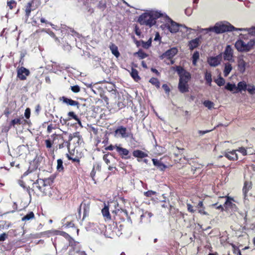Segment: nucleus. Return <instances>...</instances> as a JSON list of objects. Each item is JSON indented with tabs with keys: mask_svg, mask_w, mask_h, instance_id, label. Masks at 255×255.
<instances>
[{
	"mask_svg": "<svg viewBox=\"0 0 255 255\" xmlns=\"http://www.w3.org/2000/svg\"><path fill=\"white\" fill-rule=\"evenodd\" d=\"M53 183V180L49 178L36 179L32 186L33 195L37 197L48 196L52 199H57V197L54 194L57 190L52 187Z\"/></svg>",
	"mask_w": 255,
	"mask_h": 255,
	"instance_id": "1",
	"label": "nucleus"
},
{
	"mask_svg": "<svg viewBox=\"0 0 255 255\" xmlns=\"http://www.w3.org/2000/svg\"><path fill=\"white\" fill-rule=\"evenodd\" d=\"M175 69L179 77L178 85L179 91L181 93L188 92L189 91L188 82L191 78V74L180 66H176Z\"/></svg>",
	"mask_w": 255,
	"mask_h": 255,
	"instance_id": "2",
	"label": "nucleus"
},
{
	"mask_svg": "<svg viewBox=\"0 0 255 255\" xmlns=\"http://www.w3.org/2000/svg\"><path fill=\"white\" fill-rule=\"evenodd\" d=\"M162 14L157 11H150L145 12L140 15L138 21L141 25H145L151 27L156 23V19L160 17Z\"/></svg>",
	"mask_w": 255,
	"mask_h": 255,
	"instance_id": "3",
	"label": "nucleus"
},
{
	"mask_svg": "<svg viewBox=\"0 0 255 255\" xmlns=\"http://www.w3.org/2000/svg\"><path fill=\"white\" fill-rule=\"evenodd\" d=\"M211 31H214L215 33H222L225 32L233 31L234 30H240L242 31L244 30L243 28H236L234 26L231 25L230 23H228L227 24H216L213 27L210 28Z\"/></svg>",
	"mask_w": 255,
	"mask_h": 255,
	"instance_id": "4",
	"label": "nucleus"
},
{
	"mask_svg": "<svg viewBox=\"0 0 255 255\" xmlns=\"http://www.w3.org/2000/svg\"><path fill=\"white\" fill-rule=\"evenodd\" d=\"M73 139H75L76 140V143H75V147L79 146L83 142L82 137L79 132H74L73 134L70 133L68 135L67 141H63V143L59 145V148H64L66 147L69 150L71 145L70 141Z\"/></svg>",
	"mask_w": 255,
	"mask_h": 255,
	"instance_id": "5",
	"label": "nucleus"
},
{
	"mask_svg": "<svg viewBox=\"0 0 255 255\" xmlns=\"http://www.w3.org/2000/svg\"><path fill=\"white\" fill-rule=\"evenodd\" d=\"M255 45V40H250L248 43H246L241 39L238 40L235 44L237 50L239 52H248L253 48Z\"/></svg>",
	"mask_w": 255,
	"mask_h": 255,
	"instance_id": "6",
	"label": "nucleus"
},
{
	"mask_svg": "<svg viewBox=\"0 0 255 255\" xmlns=\"http://www.w3.org/2000/svg\"><path fill=\"white\" fill-rule=\"evenodd\" d=\"M220 198H225L226 200L224 204L225 207V211L230 212H235L238 210L237 206L233 203L235 200L233 197L229 196L225 197H220Z\"/></svg>",
	"mask_w": 255,
	"mask_h": 255,
	"instance_id": "7",
	"label": "nucleus"
},
{
	"mask_svg": "<svg viewBox=\"0 0 255 255\" xmlns=\"http://www.w3.org/2000/svg\"><path fill=\"white\" fill-rule=\"evenodd\" d=\"M91 204V202L90 199H84L81 203L78 208V211L79 215L80 216L81 214L82 208L83 209V216L82 220H84L87 217L89 216L90 211Z\"/></svg>",
	"mask_w": 255,
	"mask_h": 255,
	"instance_id": "8",
	"label": "nucleus"
},
{
	"mask_svg": "<svg viewBox=\"0 0 255 255\" xmlns=\"http://www.w3.org/2000/svg\"><path fill=\"white\" fill-rule=\"evenodd\" d=\"M69 134L67 132L63 131L62 134L53 133L51 135V138L53 139V141H55L56 140H58L56 145L57 148H59V145L62 143L64 141H67ZM55 143H56V142H55Z\"/></svg>",
	"mask_w": 255,
	"mask_h": 255,
	"instance_id": "9",
	"label": "nucleus"
},
{
	"mask_svg": "<svg viewBox=\"0 0 255 255\" xmlns=\"http://www.w3.org/2000/svg\"><path fill=\"white\" fill-rule=\"evenodd\" d=\"M42 234L45 235L50 234L53 235H60L68 240L69 245H72V243H74V240L68 234L64 231L54 230L44 232Z\"/></svg>",
	"mask_w": 255,
	"mask_h": 255,
	"instance_id": "10",
	"label": "nucleus"
},
{
	"mask_svg": "<svg viewBox=\"0 0 255 255\" xmlns=\"http://www.w3.org/2000/svg\"><path fill=\"white\" fill-rule=\"evenodd\" d=\"M71 248L69 251V255H87L84 251L81 250L79 243L74 240V243L69 245Z\"/></svg>",
	"mask_w": 255,
	"mask_h": 255,
	"instance_id": "11",
	"label": "nucleus"
},
{
	"mask_svg": "<svg viewBox=\"0 0 255 255\" xmlns=\"http://www.w3.org/2000/svg\"><path fill=\"white\" fill-rule=\"evenodd\" d=\"M177 52L178 49L175 47H173L163 53L160 57L161 59L165 58L170 59L171 64H173L174 61L172 60V58L177 53Z\"/></svg>",
	"mask_w": 255,
	"mask_h": 255,
	"instance_id": "12",
	"label": "nucleus"
},
{
	"mask_svg": "<svg viewBox=\"0 0 255 255\" xmlns=\"http://www.w3.org/2000/svg\"><path fill=\"white\" fill-rule=\"evenodd\" d=\"M16 72L17 78L21 81L26 80L27 77L30 74L29 70L23 66L18 67L16 69Z\"/></svg>",
	"mask_w": 255,
	"mask_h": 255,
	"instance_id": "13",
	"label": "nucleus"
},
{
	"mask_svg": "<svg viewBox=\"0 0 255 255\" xmlns=\"http://www.w3.org/2000/svg\"><path fill=\"white\" fill-rule=\"evenodd\" d=\"M115 149L122 158L128 159L130 158L129 151L127 148L122 147L120 145H116Z\"/></svg>",
	"mask_w": 255,
	"mask_h": 255,
	"instance_id": "14",
	"label": "nucleus"
},
{
	"mask_svg": "<svg viewBox=\"0 0 255 255\" xmlns=\"http://www.w3.org/2000/svg\"><path fill=\"white\" fill-rule=\"evenodd\" d=\"M165 27L167 28L171 33H176L178 31L179 27L181 26L180 24L175 22L170 18H169L168 22L165 24Z\"/></svg>",
	"mask_w": 255,
	"mask_h": 255,
	"instance_id": "15",
	"label": "nucleus"
},
{
	"mask_svg": "<svg viewBox=\"0 0 255 255\" xmlns=\"http://www.w3.org/2000/svg\"><path fill=\"white\" fill-rule=\"evenodd\" d=\"M116 135H120L123 138L128 137L132 135L131 133L127 132V129L123 126L119 127L115 131Z\"/></svg>",
	"mask_w": 255,
	"mask_h": 255,
	"instance_id": "16",
	"label": "nucleus"
},
{
	"mask_svg": "<svg viewBox=\"0 0 255 255\" xmlns=\"http://www.w3.org/2000/svg\"><path fill=\"white\" fill-rule=\"evenodd\" d=\"M222 56L219 55L215 57H210L208 58L207 62L211 66L216 67L220 64Z\"/></svg>",
	"mask_w": 255,
	"mask_h": 255,
	"instance_id": "17",
	"label": "nucleus"
},
{
	"mask_svg": "<svg viewBox=\"0 0 255 255\" xmlns=\"http://www.w3.org/2000/svg\"><path fill=\"white\" fill-rule=\"evenodd\" d=\"M199 169V167H194L191 165V164H186L183 167L184 172H186V170H190V172H187V173H186V175L190 177L194 176L196 171Z\"/></svg>",
	"mask_w": 255,
	"mask_h": 255,
	"instance_id": "18",
	"label": "nucleus"
},
{
	"mask_svg": "<svg viewBox=\"0 0 255 255\" xmlns=\"http://www.w3.org/2000/svg\"><path fill=\"white\" fill-rule=\"evenodd\" d=\"M60 101L66 104L67 105L71 106H76L77 108H79L80 103L76 101L73 100L71 99H69L65 96H63L59 98Z\"/></svg>",
	"mask_w": 255,
	"mask_h": 255,
	"instance_id": "19",
	"label": "nucleus"
},
{
	"mask_svg": "<svg viewBox=\"0 0 255 255\" xmlns=\"http://www.w3.org/2000/svg\"><path fill=\"white\" fill-rule=\"evenodd\" d=\"M253 187V183L251 181H245L244 183L242 191L244 197L246 199L248 197V192L252 189Z\"/></svg>",
	"mask_w": 255,
	"mask_h": 255,
	"instance_id": "20",
	"label": "nucleus"
},
{
	"mask_svg": "<svg viewBox=\"0 0 255 255\" xmlns=\"http://www.w3.org/2000/svg\"><path fill=\"white\" fill-rule=\"evenodd\" d=\"M201 37H198L189 41L188 46L191 50L197 48L201 43Z\"/></svg>",
	"mask_w": 255,
	"mask_h": 255,
	"instance_id": "21",
	"label": "nucleus"
},
{
	"mask_svg": "<svg viewBox=\"0 0 255 255\" xmlns=\"http://www.w3.org/2000/svg\"><path fill=\"white\" fill-rule=\"evenodd\" d=\"M233 50L231 46L229 45H227L226 47L225 50L224 52V59L225 60L230 61L233 58Z\"/></svg>",
	"mask_w": 255,
	"mask_h": 255,
	"instance_id": "22",
	"label": "nucleus"
},
{
	"mask_svg": "<svg viewBox=\"0 0 255 255\" xmlns=\"http://www.w3.org/2000/svg\"><path fill=\"white\" fill-rule=\"evenodd\" d=\"M237 151V150H233L231 151L225 152L224 155L230 160H237L238 159V156L236 153Z\"/></svg>",
	"mask_w": 255,
	"mask_h": 255,
	"instance_id": "23",
	"label": "nucleus"
},
{
	"mask_svg": "<svg viewBox=\"0 0 255 255\" xmlns=\"http://www.w3.org/2000/svg\"><path fill=\"white\" fill-rule=\"evenodd\" d=\"M68 118L66 119H63L64 124H66L67 122L71 120L72 119L75 120L77 122V123L81 126V122L80 119L78 117L77 115L75 114V113L73 112H69L68 114Z\"/></svg>",
	"mask_w": 255,
	"mask_h": 255,
	"instance_id": "24",
	"label": "nucleus"
},
{
	"mask_svg": "<svg viewBox=\"0 0 255 255\" xmlns=\"http://www.w3.org/2000/svg\"><path fill=\"white\" fill-rule=\"evenodd\" d=\"M101 212L106 221H109L111 220L109 206L107 205L105 203H104V207L102 209Z\"/></svg>",
	"mask_w": 255,
	"mask_h": 255,
	"instance_id": "25",
	"label": "nucleus"
},
{
	"mask_svg": "<svg viewBox=\"0 0 255 255\" xmlns=\"http://www.w3.org/2000/svg\"><path fill=\"white\" fill-rule=\"evenodd\" d=\"M23 122H25V120L23 119V117L15 118L10 122L8 128H10L12 127L15 128L16 125L19 126L22 124Z\"/></svg>",
	"mask_w": 255,
	"mask_h": 255,
	"instance_id": "26",
	"label": "nucleus"
},
{
	"mask_svg": "<svg viewBox=\"0 0 255 255\" xmlns=\"http://www.w3.org/2000/svg\"><path fill=\"white\" fill-rule=\"evenodd\" d=\"M196 207L198 209V213L200 214L208 215V213L205 211V207L204 206L203 201H199Z\"/></svg>",
	"mask_w": 255,
	"mask_h": 255,
	"instance_id": "27",
	"label": "nucleus"
},
{
	"mask_svg": "<svg viewBox=\"0 0 255 255\" xmlns=\"http://www.w3.org/2000/svg\"><path fill=\"white\" fill-rule=\"evenodd\" d=\"M152 160L154 165L161 171H163L166 168V166L160 160L154 158Z\"/></svg>",
	"mask_w": 255,
	"mask_h": 255,
	"instance_id": "28",
	"label": "nucleus"
},
{
	"mask_svg": "<svg viewBox=\"0 0 255 255\" xmlns=\"http://www.w3.org/2000/svg\"><path fill=\"white\" fill-rule=\"evenodd\" d=\"M132 154L134 157L140 158H143L147 156V154L146 153L139 149L134 150Z\"/></svg>",
	"mask_w": 255,
	"mask_h": 255,
	"instance_id": "29",
	"label": "nucleus"
},
{
	"mask_svg": "<svg viewBox=\"0 0 255 255\" xmlns=\"http://www.w3.org/2000/svg\"><path fill=\"white\" fill-rule=\"evenodd\" d=\"M130 76L135 82H138L140 79V77L138 75V71L133 68L131 69Z\"/></svg>",
	"mask_w": 255,
	"mask_h": 255,
	"instance_id": "30",
	"label": "nucleus"
},
{
	"mask_svg": "<svg viewBox=\"0 0 255 255\" xmlns=\"http://www.w3.org/2000/svg\"><path fill=\"white\" fill-rule=\"evenodd\" d=\"M33 4V0L28 2L25 6V16L26 17H29L30 15V13L31 12V7L32 4Z\"/></svg>",
	"mask_w": 255,
	"mask_h": 255,
	"instance_id": "31",
	"label": "nucleus"
},
{
	"mask_svg": "<svg viewBox=\"0 0 255 255\" xmlns=\"http://www.w3.org/2000/svg\"><path fill=\"white\" fill-rule=\"evenodd\" d=\"M247 88V85L245 81H241L238 83V86L236 87V90L238 91H236V93L238 92H241L242 91H246Z\"/></svg>",
	"mask_w": 255,
	"mask_h": 255,
	"instance_id": "32",
	"label": "nucleus"
},
{
	"mask_svg": "<svg viewBox=\"0 0 255 255\" xmlns=\"http://www.w3.org/2000/svg\"><path fill=\"white\" fill-rule=\"evenodd\" d=\"M109 48L113 55L117 58L119 57L120 55V52L118 51V47L114 43H111Z\"/></svg>",
	"mask_w": 255,
	"mask_h": 255,
	"instance_id": "33",
	"label": "nucleus"
},
{
	"mask_svg": "<svg viewBox=\"0 0 255 255\" xmlns=\"http://www.w3.org/2000/svg\"><path fill=\"white\" fill-rule=\"evenodd\" d=\"M246 63L244 59H241L238 61V68L240 71L243 73L246 70Z\"/></svg>",
	"mask_w": 255,
	"mask_h": 255,
	"instance_id": "34",
	"label": "nucleus"
},
{
	"mask_svg": "<svg viewBox=\"0 0 255 255\" xmlns=\"http://www.w3.org/2000/svg\"><path fill=\"white\" fill-rule=\"evenodd\" d=\"M35 218V215L33 212L31 211L27 213L26 215L24 216L21 218V221L23 222H27Z\"/></svg>",
	"mask_w": 255,
	"mask_h": 255,
	"instance_id": "35",
	"label": "nucleus"
},
{
	"mask_svg": "<svg viewBox=\"0 0 255 255\" xmlns=\"http://www.w3.org/2000/svg\"><path fill=\"white\" fill-rule=\"evenodd\" d=\"M232 70V65L229 63H227L225 65L224 70V75L225 77H227L231 70Z\"/></svg>",
	"mask_w": 255,
	"mask_h": 255,
	"instance_id": "36",
	"label": "nucleus"
},
{
	"mask_svg": "<svg viewBox=\"0 0 255 255\" xmlns=\"http://www.w3.org/2000/svg\"><path fill=\"white\" fill-rule=\"evenodd\" d=\"M97 7L102 11H104L107 7L106 0H101L99 1Z\"/></svg>",
	"mask_w": 255,
	"mask_h": 255,
	"instance_id": "37",
	"label": "nucleus"
},
{
	"mask_svg": "<svg viewBox=\"0 0 255 255\" xmlns=\"http://www.w3.org/2000/svg\"><path fill=\"white\" fill-rule=\"evenodd\" d=\"M152 85L155 86L157 88L160 87V82L156 78L152 77L150 78L149 81Z\"/></svg>",
	"mask_w": 255,
	"mask_h": 255,
	"instance_id": "38",
	"label": "nucleus"
},
{
	"mask_svg": "<svg viewBox=\"0 0 255 255\" xmlns=\"http://www.w3.org/2000/svg\"><path fill=\"white\" fill-rule=\"evenodd\" d=\"M192 63L194 66L196 65L197 60L199 59V53L195 51L192 56Z\"/></svg>",
	"mask_w": 255,
	"mask_h": 255,
	"instance_id": "39",
	"label": "nucleus"
},
{
	"mask_svg": "<svg viewBox=\"0 0 255 255\" xmlns=\"http://www.w3.org/2000/svg\"><path fill=\"white\" fill-rule=\"evenodd\" d=\"M57 170L59 172H61L64 170V167L63 165V161L61 159H58L57 160Z\"/></svg>",
	"mask_w": 255,
	"mask_h": 255,
	"instance_id": "40",
	"label": "nucleus"
},
{
	"mask_svg": "<svg viewBox=\"0 0 255 255\" xmlns=\"http://www.w3.org/2000/svg\"><path fill=\"white\" fill-rule=\"evenodd\" d=\"M135 54H137L140 59H143L148 56V54L145 53L142 50H139L137 52L135 53Z\"/></svg>",
	"mask_w": 255,
	"mask_h": 255,
	"instance_id": "41",
	"label": "nucleus"
},
{
	"mask_svg": "<svg viewBox=\"0 0 255 255\" xmlns=\"http://www.w3.org/2000/svg\"><path fill=\"white\" fill-rule=\"evenodd\" d=\"M205 79L206 81L207 84L211 85L212 82V75L211 73L206 72L205 75Z\"/></svg>",
	"mask_w": 255,
	"mask_h": 255,
	"instance_id": "42",
	"label": "nucleus"
},
{
	"mask_svg": "<svg viewBox=\"0 0 255 255\" xmlns=\"http://www.w3.org/2000/svg\"><path fill=\"white\" fill-rule=\"evenodd\" d=\"M152 40L151 38H149L147 41L144 42L143 41H142V46L143 48L145 49H148L151 45Z\"/></svg>",
	"mask_w": 255,
	"mask_h": 255,
	"instance_id": "43",
	"label": "nucleus"
},
{
	"mask_svg": "<svg viewBox=\"0 0 255 255\" xmlns=\"http://www.w3.org/2000/svg\"><path fill=\"white\" fill-rule=\"evenodd\" d=\"M203 105L205 107L208 108L209 109H211L213 108L214 104L212 101L209 100H206L203 102Z\"/></svg>",
	"mask_w": 255,
	"mask_h": 255,
	"instance_id": "44",
	"label": "nucleus"
},
{
	"mask_svg": "<svg viewBox=\"0 0 255 255\" xmlns=\"http://www.w3.org/2000/svg\"><path fill=\"white\" fill-rule=\"evenodd\" d=\"M14 111V109H12L11 108H10L9 107H6L4 112H3V114L4 115V116L8 118L9 117V116L10 115V114H11L13 111Z\"/></svg>",
	"mask_w": 255,
	"mask_h": 255,
	"instance_id": "45",
	"label": "nucleus"
},
{
	"mask_svg": "<svg viewBox=\"0 0 255 255\" xmlns=\"http://www.w3.org/2000/svg\"><path fill=\"white\" fill-rule=\"evenodd\" d=\"M66 156L68 160H71L72 162H77L79 164L80 163V158L78 156H75V157H73L69 155L68 154H66Z\"/></svg>",
	"mask_w": 255,
	"mask_h": 255,
	"instance_id": "46",
	"label": "nucleus"
},
{
	"mask_svg": "<svg viewBox=\"0 0 255 255\" xmlns=\"http://www.w3.org/2000/svg\"><path fill=\"white\" fill-rule=\"evenodd\" d=\"M215 82L219 86L221 87L225 84V80L223 77L220 76L215 80Z\"/></svg>",
	"mask_w": 255,
	"mask_h": 255,
	"instance_id": "47",
	"label": "nucleus"
},
{
	"mask_svg": "<svg viewBox=\"0 0 255 255\" xmlns=\"http://www.w3.org/2000/svg\"><path fill=\"white\" fill-rule=\"evenodd\" d=\"M225 89L230 91H233L234 89H236V86L234 84L228 83L225 86Z\"/></svg>",
	"mask_w": 255,
	"mask_h": 255,
	"instance_id": "48",
	"label": "nucleus"
},
{
	"mask_svg": "<svg viewBox=\"0 0 255 255\" xmlns=\"http://www.w3.org/2000/svg\"><path fill=\"white\" fill-rule=\"evenodd\" d=\"M55 141H53V139H52V140L51 141L50 139H46L45 140V143L46 147L47 149H50L53 143H54Z\"/></svg>",
	"mask_w": 255,
	"mask_h": 255,
	"instance_id": "49",
	"label": "nucleus"
},
{
	"mask_svg": "<svg viewBox=\"0 0 255 255\" xmlns=\"http://www.w3.org/2000/svg\"><path fill=\"white\" fill-rule=\"evenodd\" d=\"M7 5L9 7V9H12L13 8L16 7V2L14 0H11L7 1Z\"/></svg>",
	"mask_w": 255,
	"mask_h": 255,
	"instance_id": "50",
	"label": "nucleus"
},
{
	"mask_svg": "<svg viewBox=\"0 0 255 255\" xmlns=\"http://www.w3.org/2000/svg\"><path fill=\"white\" fill-rule=\"evenodd\" d=\"M26 54V51L25 50L21 51L20 53V60L19 63L22 65L24 62V57Z\"/></svg>",
	"mask_w": 255,
	"mask_h": 255,
	"instance_id": "51",
	"label": "nucleus"
},
{
	"mask_svg": "<svg viewBox=\"0 0 255 255\" xmlns=\"http://www.w3.org/2000/svg\"><path fill=\"white\" fill-rule=\"evenodd\" d=\"M156 194L155 191L152 190H148L146 192H144V195L147 197H151Z\"/></svg>",
	"mask_w": 255,
	"mask_h": 255,
	"instance_id": "52",
	"label": "nucleus"
},
{
	"mask_svg": "<svg viewBox=\"0 0 255 255\" xmlns=\"http://www.w3.org/2000/svg\"><path fill=\"white\" fill-rule=\"evenodd\" d=\"M57 127L56 125L50 124L47 127V132L48 133H50L52 131L53 129H55Z\"/></svg>",
	"mask_w": 255,
	"mask_h": 255,
	"instance_id": "53",
	"label": "nucleus"
},
{
	"mask_svg": "<svg viewBox=\"0 0 255 255\" xmlns=\"http://www.w3.org/2000/svg\"><path fill=\"white\" fill-rule=\"evenodd\" d=\"M20 185L22 187H23L24 189H25L26 191V192H27V193L28 194L29 197H31V192H33V191H32V188H30L29 186L28 187H26V186H24L23 185V183L22 184H20Z\"/></svg>",
	"mask_w": 255,
	"mask_h": 255,
	"instance_id": "54",
	"label": "nucleus"
},
{
	"mask_svg": "<svg viewBox=\"0 0 255 255\" xmlns=\"http://www.w3.org/2000/svg\"><path fill=\"white\" fill-rule=\"evenodd\" d=\"M6 130L4 129V128L0 127V142L4 139V132Z\"/></svg>",
	"mask_w": 255,
	"mask_h": 255,
	"instance_id": "55",
	"label": "nucleus"
},
{
	"mask_svg": "<svg viewBox=\"0 0 255 255\" xmlns=\"http://www.w3.org/2000/svg\"><path fill=\"white\" fill-rule=\"evenodd\" d=\"M71 90L74 92V93H78L80 91V88L78 85H75L71 87Z\"/></svg>",
	"mask_w": 255,
	"mask_h": 255,
	"instance_id": "56",
	"label": "nucleus"
},
{
	"mask_svg": "<svg viewBox=\"0 0 255 255\" xmlns=\"http://www.w3.org/2000/svg\"><path fill=\"white\" fill-rule=\"evenodd\" d=\"M8 238V234L3 233L0 235V242H3Z\"/></svg>",
	"mask_w": 255,
	"mask_h": 255,
	"instance_id": "57",
	"label": "nucleus"
},
{
	"mask_svg": "<svg viewBox=\"0 0 255 255\" xmlns=\"http://www.w3.org/2000/svg\"><path fill=\"white\" fill-rule=\"evenodd\" d=\"M218 205V203H215V204H213L212 205V206L213 207H216V208L217 209H218V210H220L221 211L223 212V211H225V207H224V206H223L222 205H220L218 206H217V205Z\"/></svg>",
	"mask_w": 255,
	"mask_h": 255,
	"instance_id": "58",
	"label": "nucleus"
},
{
	"mask_svg": "<svg viewBox=\"0 0 255 255\" xmlns=\"http://www.w3.org/2000/svg\"><path fill=\"white\" fill-rule=\"evenodd\" d=\"M24 116L27 119H28L30 118V109L29 108H27L25 109L24 112Z\"/></svg>",
	"mask_w": 255,
	"mask_h": 255,
	"instance_id": "59",
	"label": "nucleus"
},
{
	"mask_svg": "<svg viewBox=\"0 0 255 255\" xmlns=\"http://www.w3.org/2000/svg\"><path fill=\"white\" fill-rule=\"evenodd\" d=\"M247 90L252 95L255 94V87L254 86H251Z\"/></svg>",
	"mask_w": 255,
	"mask_h": 255,
	"instance_id": "60",
	"label": "nucleus"
},
{
	"mask_svg": "<svg viewBox=\"0 0 255 255\" xmlns=\"http://www.w3.org/2000/svg\"><path fill=\"white\" fill-rule=\"evenodd\" d=\"M187 210L191 213H193L195 212V210L194 209L193 206L190 204H187Z\"/></svg>",
	"mask_w": 255,
	"mask_h": 255,
	"instance_id": "61",
	"label": "nucleus"
},
{
	"mask_svg": "<svg viewBox=\"0 0 255 255\" xmlns=\"http://www.w3.org/2000/svg\"><path fill=\"white\" fill-rule=\"evenodd\" d=\"M237 150L241 152L244 156H245L247 154V150L244 147H240Z\"/></svg>",
	"mask_w": 255,
	"mask_h": 255,
	"instance_id": "62",
	"label": "nucleus"
},
{
	"mask_svg": "<svg viewBox=\"0 0 255 255\" xmlns=\"http://www.w3.org/2000/svg\"><path fill=\"white\" fill-rule=\"evenodd\" d=\"M65 226L68 228L75 227V224L73 221L67 222L66 223H65Z\"/></svg>",
	"mask_w": 255,
	"mask_h": 255,
	"instance_id": "63",
	"label": "nucleus"
},
{
	"mask_svg": "<svg viewBox=\"0 0 255 255\" xmlns=\"http://www.w3.org/2000/svg\"><path fill=\"white\" fill-rule=\"evenodd\" d=\"M147 216L148 217H151L152 216V214L150 212H145L144 213H143L142 215L140 216L141 219H142V218Z\"/></svg>",
	"mask_w": 255,
	"mask_h": 255,
	"instance_id": "64",
	"label": "nucleus"
}]
</instances>
